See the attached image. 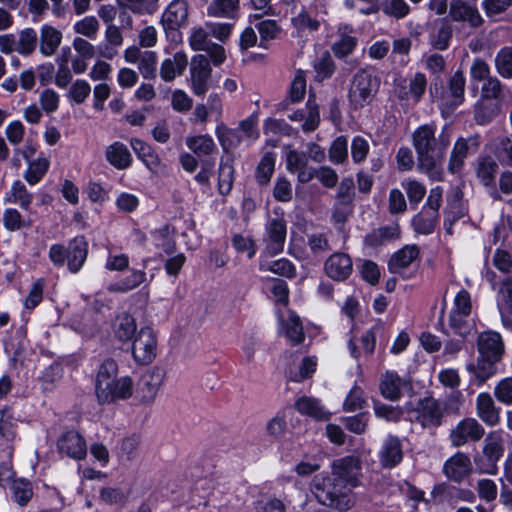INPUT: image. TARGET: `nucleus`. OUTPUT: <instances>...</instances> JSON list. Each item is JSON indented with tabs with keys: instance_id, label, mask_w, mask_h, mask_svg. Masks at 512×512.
I'll return each instance as SVG.
<instances>
[{
	"instance_id": "16",
	"label": "nucleus",
	"mask_w": 512,
	"mask_h": 512,
	"mask_svg": "<svg viewBox=\"0 0 512 512\" xmlns=\"http://www.w3.org/2000/svg\"><path fill=\"white\" fill-rule=\"evenodd\" d=\"M380 465L384 469L398 466L404 457L403 446L398 436L388 434L382 441L377 453Z\"/></svg>"
},
{
	"instance_id": "11",
	"label": "nucleus",
	"mask_w": 512,
	"mask_h": 512,
	"mask_svg": "<svg viewBox=\"0 0 512 512\" xmlns=\"http://www.w3.org/2000/svg\"><path fill=\"white\" fill-rule=\"evenodd\" d=\"M95 394L100 404L126 400L133 394V381L129 376L116 377L107 384V389L102 387Z\"/></svg>"
},
{
	"instance_id": "30",
	"label": "nucleus",
	"mask_w": 512,
	"mask_h": 512,
	"mask_svg": "<svg viewBox=\"0 0 512 512\" xmlns=\"http://www.w3.org/2000/svg\"><path fill=\"white\" fill-rule=\"evenodd\" d=\"M471 469V462L467 455L456 453L450 457L444 464V474L455 482H460L466 477Z\"/></svg>"
},
{
	"instance_id": "55",
	"label": "nucleus",
	"mask_w": 512,
	"mask_h": 512,
	"mask_svg": "<svg viewBox=\"0 0 512 512\" xmlns=\"http://www.w3.org/2000/svg\"><path fill=\"white\" fill-rule=\"evenodd\" d=\"M11 491L14 501L20 506L27 505L33 495L31 483L24 479L14 480L11 485Z\"/></svg>"
},
{
	"instance_id": "50",
	"label": "nucleus",
	"mask_w": 512,
	"mask_h": 512,
	"mask_svg": "<svg viewBox=\"0 0 512 512\" xmlns=\"http://www.w3.org/2000/svg\"><path fill=\"white\" fill-rule=\"evenodd\" d=\"M313 67L316 72V79L319 81L329 79L335 71V63L328 51H323L317 55Z\"/></svg>"
},
{
	"instance_id": "34",
	"label": "nucleus",
	"mask_w": 512,
	"mask_h": 512,
	"mask_svg": "<svg viewBox=\"0 0 512 512\" xmlns=\"http://www.w3.org/2000/svg\"><path fill=\"white\" fill-rule=\"evenodd\" d=\"M105 157L109 164L118 170L127 169L132 162L128 147L119 141L113 142L106 148Z\"/></svg>"
},
{
	"instance_id": "37",
	"label": "nucleus",
	"mask_w": 512,
	"mask_h": 512,
	"mask_svg": "<svg viewBox=\"0 0 512 512\" xmlns=\"http://www.w3.org/2000/svg\"><path fill=\"white\" fill-rule=\"evenodd\" d=\"M295 409L300 414L316 420H327L330 415L318 399L308 396L298 398L295 402Z\"/></svg>"
},
{
	"instance_id": "51",
	"label": "nucleus",
	"mask_w": 512,
	"mask_h": 512,
	"mask_svg": "<svg viewBox=\"0 0 512 512\" xmlns=\"http://www.w3.org/2000/svg\"><path fill=\"white\" fill-rule=\"evenodd\" d=\"M16 422L13 411L10 407L0 410V437L7 442H12L16 438Z\"/></svg>"
},
{
	"instance_id": "61",
	"label": "nucleus",
	"mask_w": 512,
	"mask_h": 512,
	"mask_svg": "<svg viewBox=\"0 0 512 512\" xmlns=\"http://www.w3.org/2000/svg\"><path fill=\"white\" fill-rule=\"evenodd\" d=\"M257 30L260 34V44L262 48H267L266 42L278 37L281 29L275 20H263L257 25Z\"/></svg>"
},
{
	"instance_id": "28",
	"label": "nucleus",
	"mask_w": 512,
	"mask_h": 512,
	"mask_svg": "<svg viewBox=\"0 0 512 512\" xmlns=\"http://www.w3.org/2000/svg\"><path fill=\"white\" fill-rule=\"evenodd\" d=\"M498 361L487 359L479 355L476 363H468L466 370L471 375V382H474L477 387L482 386L495 372V364Z\"/></svg>"
},
{
	"instance_id": "25",
	"label": "nucleus",
	"mask_w": 512,
	"mask_h": 512,
	"mask_svg": "<svg viewBox=\"0 0 512 512\" xmlns=\"http://www.w3.org/2000/svg\"><path fill=\"white\" fill-rule=\"evenodd\" d=\"M147 281V274L144 269L132 268L129 274L115 281L110 282L106 289L111 293H128Z\"/></svg>"
},
{
	"instance_id": "6",
	"label": "nucleus",
	"mask_w": 512,
	"mask_h": 512,
	"mask_svg": "<svg viewBox=\"0 0 512 512\" xmlns=\"http://www.w3.org/2000/svg\"><path fill=\"white\" fill-rule=\"evenodd\" d=\"M504 453V440L501 431H492L487 434L484 446L483 457L476 460V464L482 473L495 474L497 462Z\"/></svg>"
},
{
	"instance_id": "49",
	"label": "nucleus",
	"mask_w": 512,
	"mask_h": 512,
	"mask_svg": "<svg viewBox=\"0 0 512 512\" xmlns=\"http://www.w3.org/2000/svg\"><path fill=\"white\" fill-rule=\"evenodd\" d=\"M215 133L225 151L237 148L243 141L239 130L228 128L223 124L216 127Z\"/></svg>"
},
{
	"instance_id": "31",
	"label": "nucleus",
	"mask_w": 512,
	"mask_h": 512,
	"mask_svg": "<svg viewBox=\"0 0 512 512\" xmlns=\"http://www.w3.org/2000/svg\"><path fill=\"white\" fill-rule=\"evenodd\" d=\"M62 32L55 27L44 24L40 29L39 51L45 57H51L62 42Z\"/></svg>"
},
{
	"instance_id": "13",
	"label": "nucleus",
	"mask_w": 512,
	"mask_h": 512,
	"mask_svg": "<svg viewBox=\"0 0 512 512\" xmlns=\"http://www.w3.org/2000/svg\"><path fill=\"white\" fill-rule=\"evenodd\" d=\"M125 61L138 64V69L144 78H154L157 71L158 57L156 52L142 51L137 46H130L124 51Z\"/></svg>"
},
{
	"instance_id": "12",
	"label": "nucleus",
	"mask_w": 512,
	"mask_h": 512,
	"mask_svg": "<svg viewBox=\"0 0 512 512\" xmlns=\"http://www.w3.org/2000/svg\"><path fill=\"white\" fill-rule=\"evenodd\" d=\"M57 450L60 454L74 460H82L87 455V444L84 437L75 430L63 432L57 439Z\"/></svg>"
},
{
	"instance_id": "9",
	"label": "nucleus",
	"mask_w": 512,
	"mask_h": 512,
	"mask_svg": "<svg viewBox=\"0 0 512 512\" xmlns=\"http://www.w3.org/2000/svg\"><path fill=\"white\" fill-rule=\"evenodd\" d=\"M379 388L381 395L390 401H396L413 390L409 376H400L396 371L390 370L382 375Z\"/></svg>"
},
{
	"instance_id": "39",
	"label": "nucleus",
	"mask_w": 512,
	"mask_h": 512,
	"mask_svg": "<svg viewBox=\"0 0 512 512\" xmlns=\"http://www.w3.org/2000/svg\"><path fill=\"white\" fill-rule=\"evenodd\" d=\"M33 202V195L30 193L26 186L20 181L16 180L12 183L10 190L4 197V203L18 204L21 209L29 210Z\"/></svg>"
},
{
	"instance_id": "18",
	"label": "nucleus",
	"mask_w": 512,
	"mask_h": 512,
	"mask_svg": "<svg viewBox=\"0 0 512 512\" xmlns=\"http://www.w3.org/2000/svg\"><path fill=\"white\" fill-rule=\"evenodd\" d=\"M326 275L334 281H345L353 272L351 257L343 252H336L330 255L324 263Z\"/></svg>"
},
{
	"instance_id": "38",
	"label": "nucleus",
	"mask_w": 512,
	"mask_h": 512,
	"mask_svg": "<svg viewBox=\"0 0 512 512\" xmlns=\"http://www.w3.org/2000/svg\"><path fill=\"white\" fill-rule=\"evenodd\" d=\"M438 222L439 214L422 208L420 212L413 216L411 225L416 233L430 235L434 232Z\"/></svg>"
},
{
	"instance_id": "40",
	"label": "nucleus",
	"mask_w": 512,
	"mask_h": 512,
	"mask_svg": "<svg viewBox=\"0 0 512 512\" xmlns=\"http://www.w3.org/2000/svg\"><path fill=\"white\" fill-rule=\"evenodd\" d=\"M186 146L198 157L211 156L217 152V146L209 135L189 136Z\"/></svg>"
},
{
	"instance_id": "20",
	"label": "nucleus",
	"mask_w": 512,
	"mask_h": 512,
	"mask_svg": "<svg viewBox=\"0 0 512 512\" xmlns=\"http://www.w3.org/2000/svg\"><path fill=\"white\" fill-rule=\"evenodd\" d=\"M477 349L481 357L499 361L504 353L501 335L495 331L480 333L477 339Z\"/></svg>"
},
{
	"instance_id": "59",
	"label": "nucleus",
	"mask_w": 512,
	"mask_h": 512,
	"mask_svg": "<svg viewBox=\"0 0 512 512\" xmlns=\"http://www.w3.org/2000/svg\"><path fill=\"white\" fill-rule=\"evenodd\" d=\"M498 73L504 78H512V47H504L495 57Z\"/></svg>"
},
{
	"instance_id": "4",
	"label": "nucleus",
	"mask_w": 512,
	"mask_h": 512,
	"mask_svg": "<svg viewBox=\"0 0 512 512\" xmlns=\"http://www.w3.org/2000/svg\"><path fill=\"white\" fill-rule=\"evenodd\" d=\"M446 407L442 401L433 397H424L408 408L411 421L419 423L423 428H436L441 425Z\"/></svg>"
},
{
	"instance_id": "60",
	"label": "nucleus",
	"mask_w": 512,
	"mask_h": 512,
	"mask_svg": "<svg viewBox=\"0 0 512 512\" xmlns=\"http://www.w3.org/2000/svg\"><path fill=\"white\" fill-rule=\"evenodd\" d=\"M209 30L205 27L193 28L189 35V45L194 51H205L213 43Z\"/></svg>"
},
{
	"instance_id": "42",
	"label": "nucleus",
	"mask_w": 512,
	"mask_h": 512,
	"mask_svg": "<svg viewBox=\"0 0 512 512\" xmlns=\"http://www.w3.org/2000/svg\"><path fill=\"white\" fill-rule=\"evenodd\" d=\"M280 323L285 336L289 339L292 345H297L303 342V326L298 315L290 311L288 318L286 320L281 318Z\"/></svg>"
},
{
	"instance_id": "19",
	"label": "nucleus",
	"mask_w": 512,
	"mask_h": 512,
	"mask_svg": "<svg viewBox=\"0 0 512 512\" xmlns=\"http://www.w3.org/2000/svg\"><path fill=\"white\" fill-rule=\"evenodd\" d=\"M466 79L461 70H457L449 79L447 87L442 91L441 103L448 109H455L464 101Z\"/></svg>"
},
{
	"instance_id": "54",
	"label": "nucleus",
	"mask_w": 512,
	"mask_h": 512,
	"mask_svg": "<svg viewBox=\"0 0 512 512\" xmlns=\"http://www.w3.org/2000/svg\"><path fill=\"white\" fill-rule=\"evenodd\" d=\"M159 0H119L124 6L136 15H151L158 9Z\"/></svg>"
},
{
	"instance_id": "21",
	"label": "nucleus",
	"mask_w": 512,
	"mask_h": 512,
	"mask_svg": "<svg viewBox=\"0 0 512 512\" xmlns=\"http://www.w3.org/2000/svg\"><path fill=\"white\" fill-rule=\"evenodd\" d=\"M400 237V226L397 223L381 226L366 234L363 244L368 249H377Z\"/></svg>"
},
{
	"instance_id": "22",
	"label": "nucleus",
	"mask_w": 512,
	"mask_h": 512,
	"mask_svg": "<svg viewBox=\"0 0 512 512\" xmlns=\"http://www.w3.org/2000/svg\"><path fill=\"white\" fill-rule=\"evenodd\" d=\"M449 15L454 21L468 22L473 27H479L483 23L476 6L462 0H453L450 5Z\"/></svg>"
},
{
	"instance_id": "27",
	"label": "nucleus",
	"mask_w": 512,
	"mask_h": 512,
	"mask_svg": "<svg viewBox=\"0 0 512 512\" xmlns=\"http://www.w3.org/2000/svg\"><path fill=\"white\" fill-rule=\"evenodd\" d=\"M88 254V243L83 236L70 241L68 246L67 266L71 273H78L83 267Z\"/></svg>"
},
{
	"instance_id": "64",
	"label": "nucleus",
	"mask_w": 512,
	"mask_h": 512,
	"mask_svg": "<svg viewBox=\"0 0 512 512\" xmlns=\"http://www.w3.org/2000/svg\"><path fill=\"white\" fill-rule=\"evenodd\" d=\"M496 153L502 165L512 167V138L499 137L496 142Z\"/></svg>"
},
{
	"instance_id": "14",
	"label": "nucleus",
	"mask_w": 512,
	"mask_h": 512,
	"mask_svg": "<svg viewBox=\"0 0 512 512\" xmlns=\"http://www.w3.org/2000/svg\"><path fill=\"white\" fill-rule=\"evenodd\" d=\"M480 146L479 135H471L468 138L460 137L454 143L451 151L448 170L452 174L458 173L464 166L465 159L470 152H476Z\"/></svg>"
},
{
	"instance_id": "24",
	"label": "nucleus",
	"mask_w": 512,
	"mask_h": 512,
	"mask_svg": "<svg viewBox=\"0 0 512 512\" xmlns=\"http://www.w3.org/2000/svg\"><path fill=\"white\" fill-rule=\"evenodd\" d=\"M337 34L338 39L332 44L331 50L335 57L343 59L354 52L358 40L353 36V27L349 24H340Z\"/></svg>"
},
{
	"instance_id": "48",
	"label": "nucleus",
	"mask_w": 512,
	"mask_h": 512,
	"mask_svg": "<svg viewBox=\"0 0 512 512\" xmlns=\"http://www.w3.org/2000/svg\"><path fill=\"white\" fill-rule=\"evenodd\" d=\"M259 269L261 271H269L286 278H293L296 275L295 265L287 258H280L270 262H260Z\"/></svg>"
},
{
	"instance_id": "33",
	"label": "nucleus",
	"mask_w": 512,
	"mask_h": 512,
	"mask_svg": "<svg viewBox=\"0 0 512 512\" xmlns=\"http://www.w3.org/2000/svg\"><path fill=\"white\" fill-rule=\"evenodd\" d=\"M293 35L304 37L317 32L320 29L321 21L303 8L297 15L291 18Z\"/></svg>"
},
{
	"instance_id": "63",
	"label": "nucleus",
	"mask_w": 512,
	"mask_h": 512,
	"mask_svg": "<svg viewBox=\"0 0 512 512\" xmlns=\"http://www.w3.org/2000/svg\"><path fill=\"white\" fill-rule=\"evenodd\" d=\"M348 157V140L345 136L337 137L329 148V159L334 164H342Z\"/></svg>"
},
{
	"instance_id": "36",
	"label": "nucleus",
	"mask_w": 512,
	"mask_h": 512,
	"mask_svg": "<svg viewBox=\"0 0 512 512\" xmlns=\"http://www.w3.org/2000/svg\"><path fill=\"white\" fill-rule=\"evenodd\" d=\"M187 56L184 52H176L172 58L163 60L160 67V76L164 81H172L181 75L187 66Z\"/></svg>"
},
{
	"instance_id": "47",
	"label": "nucleus",
	"mask_w": 512,
	"mask_h": 512,
	"mask_svg": "<svg viewBox=\"0 0 512 512\" xmlns=\"http://www.w3.org/2000/svg\"><path fill=\"white\" fill-rule=\"evenodd\" d=\"M38 45V35L33 28H24L17 34V52L22 56H30Z\"/></svg>"
},
{
	"instance_id": "62",
	"label": "nucleus",
	"mask_w": 512,
	"mask_h": 512,
	"mask_svg": "<svg viewBox=\"0 0 512 512\" xmlns=\"http://www.w3.org/2000/svg\"><path fill=\"white\" fill-rule=\"evenodd\" d=\"M316 367L317 358L315 356L304 357L299 367V371L290 372L288 378L293 382H301L307 378H310L316 371Z\"/></svg>"
},
{
	"instance_id": "35",
	"label": "nucleus",
	"mask_w": 512,
	"mask_h": 512,
	"mask_svg": "<svg viewBox=\"0 0 512 512\" xmlns=\"http://www.w3.org/2000/svg\"><path fill=\"white\" fill-rule=\"evenodd\" d=\"M467 214V207L462 199V192L457 190L448 198L447 207L445 209L444 226L450 233L451 226L454 222L463 218Z\"/></svg>"
},
{
	"instance_id": "32",
	"label": "nucleus",
	"mask_w": 512,
	"mask_h": 512,
	"mask_svg": "<svg viewBox=\"0 0 512 512\" xmlns=\"http://www.w3.org/2000/svg\"><path fill=\"white\" fill-rule=\"evenodd\" d=\"M97 313L93 311H84L70 319L71 328L84 337H92L100 328Z\"/></svg>"
},
{
	"instance_id": "15",
	"label": "nucleus",
	"mask_w": 512,
	"mask_h": 512,
	"mask_svg": "<svg viewBox=\"0 0 512 512\" xmlns=\"http://www.w3.org/2000/svg\"><path fill=\"white\" fill-rule=\"evenodd\" d=\"M484 434L483 426L475 418H465L451 431L450 439L453 446L460 447L470 441H479Z\"/></svg>"
},
{
	"instance_id": "56",
	"label": "nucleus",
	"mask_w": 512,
	"mask_h": 512,
	"mask_svg": "<svg viewBox=\"0 0 512 512\" xmlns=\"http://www.w3.org/2000/svg\"><path fill=\"white\" fill-rule=\"evenodd\" d=\"M99 22L94 16H86L73 25V30L88 39L95 40L99 31Z\"/></svg>"
},
{
	"instance_id": "26",
	"label": "nucleus",
	"mask_w": 512,
	"mask_h": 512,
	"mask_svg": "<svg viewBox=\"0 0 512 512\" xmlns=\"http://www.w3.org/2000/svg\"><path fill=\"white\" fill-rule=\"evenodd\" d=\"M476 414L488 426L494 427L500 423V408L495 406L489 393L482 392L476 398Z\"/></svg>"
},
{
	"instance_id": "43",
	"label": "nucleus",
	"mask_w": 512,
	"mask_h": 512,
	"mask_svg": "<svg viewBox=\"0 0 512 512\" xmlns=\"http://www.w3.org/2000/svg\"><path fill=\"white\" fill-rule=\"evenodd\" d=\"M115 337L121 342H127L132 339L136 333V322L133 316L127 313L118 315L114 325Z\"/></svg>"
},
{
	"instance_id": "3",
	"label": "nucleus",
	"mask_w": 512,
	"mask_h": 512,
	"mask_svg": "<svg viewBox=\"0 0 512 512\" xmlns=\"http://www.w3.org/2000/svg\"><path fill=\"white\" fill-rule=\"evenodd\" d=\"M380 86V80L369 68L359 69L353 76L348 99L354 109L369 105Z\"/></svg>"
},
{
	"instance_id": "44",
	"label": "nucleus",
	"mask_w": 512,
	"mask_h": 512,
	"mask_svg": "<svg viewBox=\"0 0 512 512\" xmlns=\"http://www.w3.org/2000/svg\"><path fill=\"white\" fill-rule=\"evenodd\" d=\"M50 167V161L45 157H38L28 162L23 177L32 186L36 185L45 176Z\"/></svg>"
},
{
	"instance_id": "29",
	"label": "nucleus",
	"mask_w": 512,
	"mask_h": 512,
	"mask_svg": "<svg viewBox=\"0 0 512 512\" xmlns=\"http://www.w3.org/2000/svg\"><path fill=\"white\" fill-rule=\"evenodd\" d=\"M207 15L237 20L241 15L240 0H211L207 6Z\"/></svg>"
},
{
	"instance_id": "52",
	"label": "nucleus",
	"mask_w": 512,
	"mask_h": 512,
	"mask_svg": "<svg viewBox=\"0 0 512 512\" xmlns=\"http://www.w3.org/2000/svg\"><path fill=\"white\" fill-rule=\"evenodd\" d=\"M380 8L383 14L397 20L408 16L411 10L406 0H382Z\"/></svg>"
},
{
	"instance_id": "8",
	"label": "nucleus",
	"mask_w": 512,
	"mask_h": 512,
	"mask_svg": "<svg viewBox=\"0 0 512 512\" xmlns=\"http://www.w3.org/2000/svg\"><path fill=\"white\" fill-rule=\"evenodd\" d=\"M157 350V338L152 328L143 327L137 333L132 344V355L138 364H150Z\"/></svg>"
},
{
	"instance_id": "53",
	"label": "nucleus",
	"mask_w": 512,
	"mask_h": 512,
	"mask_svg": "<svg viewBox=\"0 0 512 512\" xmlns=\"http://www.w3.org/2000/svg\"><path fill=\"white\" fill-rule=\"evenodd\" d=\"M498 164L490 157L481 158L478 162L476 174L484 186H491L494 183Z\"/></svg>"
},
{
	"instance_id": "57",
	"label": "nucleus",
	"mask_w": 512,
	"mask_h": 512,
	"mask_svg": "<svg viewBox=\"0 0 512 512\" xmlns=\"http://www.w3.org/2000/svg\"><path fill=\"white\" fill-rule=\"evenodd\" d=\"M411 205H418L426 194V187L415 179H405L401 182Z\"/></svg>"
},
{
	"instance_id": "1",
	"label": "nucleus",
	"mask_w": 512,
	"mask_h": 512,
	"mask_svg": "<svg viewBox=\"0 0 512 512\" xmlns=\"http://www.w3.org/2000/svg\"><path fill=\"white\" fill-rule=\"evenodd\" d=\"M361 465L357 458L346 456L332 463V473H320L311 482V492L319 503L339 511H347L355 501L350 487L359 482Z\"/></svg>"
},
{
	"instance_id": "45",
	"label": "nucleus",
	"mask_w": 512,
	"mask_h": 512,
	"mask_svg": "<svg viewBox=\"0 0 512 512\" xmlns=\"http://www.w3.org/2000/svg\"><path fill=\"white\" fill-rule=\"evenodd\" d=\"M276 154L274 152H266L262 156L255 171V178L259 185H267L275 170Z\"/></svg>"
},
{
	"instance_id": "46",
	"label": "nucleus",
	"mask_w": 512,
	"mask_h": 512,
	"mask_svg": "<svg viewBox=\"0 0 512 512\" xmlns=\"http://www.w3.org/2000/svg\"><path fill=\"white\" fill-rule=\"evenodd\" d=\"M118 365L112 358H106L100 364L96 379H95V392L104 387L107 389V384L117 377Z\"/></svg>"
},
{
	"instance_id": "41",
	"label": "nucleus",
	"mask_w": 512,
	"mask_h": 512,
	"mask_svg": "<svg viewBox=\"0 0 512 512\" xmlns=\"http://www.w3.org/2000/svg\"><path fill=\"white\" fill-rule=\"evenodd\" d=\"M130 143L137 157L149 170H155L159 166V157L149 144L137 138L131 139Z\"/></svg>"
},
{
	"instance_id": "2",
	"label": "nucleus",
	"mask_w": 512,
	"mask_h": 512,
	"mask_svg": "<svg viewBox=\"0 0 512 512\" xmlns=\"http://www.w3.org/2000/svg\"><path fill=\"white\" fill-rule=\"evenodd\" d=\"M450 144V134L443 129L435 137L433 125H422L413 133V145L418 155V166L432 180L442 179V161Z\"/></svg>"
},
{
	"instance_id": "17",
	"label": "nucleus",
	"mask_w": 512,
	"mask_h": 512,
	"mask_svg": "<svg viewBox=\"0 0 512 512\" xmlns=\"http://www.w3.org/2000/svg\"><path fill=\"white\" fill-rule=\"evenodd\" d=\"M418 257L419 248L417 245H405L391 256L388 263L389 271L403 278H410L411 273H407V271Z\"/></svg>"
},
{
	"instance_id": "5",
	"label": "nucleus",
	"mask_w": 512,
	"mask_h": 512,
	"mask_svg": "<svg viewBox=\"0 0 512 512\" xmlns=\"http://www.w3.org/2000/svg\"><path fill=\"white\" fill-rule=\"evenodd\" d=\"M189 5L186 0H173L164 9L161 24L168 38L180 39L179 30L188 24Z\"/></svg>"
},
{
	"instance_id": "7",
	"label": "nucleus",
	"mask_w": 512,
	"mask_h": 512,
	"mask_svg": "<svg viewBox=\"0 0 512 512\" xmlns=\"http://www.w3.org/2000/svg\"><path fill=\"white\" fill-rule=\"evenodd\" d=\"M287 235L286 221L281 217L269 218L264 227V253L276 256L283 252Z\"/></svg>"
},
{
	"instance_id": "23",
	"label": "nucleus",
	"mask_w": 512,
	"mask_h": 512,
	"mask_svg": "<svg viewBox=\"0 0 512 512\" xmlns=\"http://www.w3.org/2000/svg\"><path fill=\"white\" fill-rule=\"evenodd\" d=\"M46 287V282L43 278L37 279L33 282L27 296L23 301V310L21 312V321L24 323L21 326L19 332L24 337L25 336V325L29 321L30 314L32 311L42 302L43 293Z\"/></svg>"
},
{
	"instance_id": "58",
	"label": "nucleus",
	"mask_w": 512,
	"mask_h": 512,
	"mask_svg": "<svg viewBox=\"0 0 512 512\" xmlns=\"http://www.w3.org/2000/svg\"><path fill=\"white\" fill-rule=\"evenodd\" d=\"M2 220L4 228L8 231H17L31 226V222L25 221L20 212L15 208L5 209Z\"/></svg>"
},
{
	"instance_id": "10",
	"label": "nucleus",
	"mask_w": 512,
	"mask_h": 512,
	"mask_svg": "<svg viewBox=\"0 0 512 512\" xmlns=\"http://www.w3.org/2000/svg\"><path fill=\"white\" fill-rule=\"evenodd\" d=\"M212 69L205 55L198 54L190 62V82L195 95L203 96L209 89Z\"/></svg>"
}]
</instances>
